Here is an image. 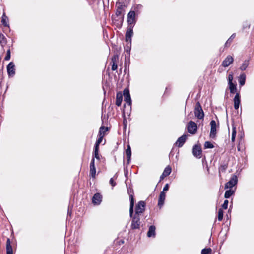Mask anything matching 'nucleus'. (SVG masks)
Wrapping results in <instances>:
<instances>
[{
	"instance_id": "49530a36",
	"label": "nucleus",
	"mask_w": 254,
	"mask_h": 254,
	"mask_svg": "<svg viewBox=\"0 0 254 254\" xmlns=\"http://www.w3.org/2000/svg\"><path fill=\"white\" fill-rule=\"evenodd\" d=\"M169 189V185L168 184H166L165 186L164 187L163 191V192L168 190Z\"/></svg>"
},
{
	"instance_id": "de8ad7c7",
	"label": "nucleus",
	"mask_w": 254,
	"mask_h": 254,
	"mask_svg": "<svg viewBox=\"0 0 254 254\" xmlns=\"http://www.w3.org/2000/svg\"><path fill=\"white\" fill-rule=\"evenodd\" d=\"M165 176L164 175H163V174L162 173V174L160 176V181L162 179H163V178L165 177Z\"/></svg>"
},
{
	"instance_id": "bb28decb",
	"label": "nucleus",
	"mask_w": 254,
	"mask_h": 254,
	"mask_svg": "<svg viewBox=\"0 0 254 254\" xmlns=\"http://www.w3.org/2000/svg\"><path fill=\"white\" fill-rule=\"evenodd\" d=\"M228 85L231 93H235L237 90L236 85L233 83H229Z\"/></svg>"
},
{
	"instance_id": "2eb2a0df",
	"label": "nucleus",
	"mask_w": 254,
	"mask_h": 254,
	"mask_svg": "<svg viewBox=\"0 0 254 254\" xmlns=\"http://www.w3.org/2000/svg\"><path fill=\"white\" fill-rule=\"evenodd\" d=\"M124 96L125 101L127 104L130 106L131 104V100L128 89H125L124 90Z\"/></svg>"
},
{
	"instance_id": "dca6fc26",
	"label": "nucleus",
	"mask_w": 254,
	"mask_h": 254,
	"mask_svg": "<svg viewBox=\"0 0 254 254\" xmlns=\"http://www.w3.org/2000/svg\"><path fill=\"white\" fill-rule=\"evenodd\" d=\"M192 153L195 157L200 158L202 153L201 147L196 145H194L193 148Z\"/></svg>"
},
{
	"instance_id": "c9c22d12",
	"label": "nucleus",
	"mask_w": 254,
	"mask_h": 254,
	"mask_svg": "<svg viewBox=\"0 0 254 254\" xmlns=\"http://www.w3.org/2000/svg\"><path fill=\"white\" fill-rule=\"evenodd\" d=\"M204 147L205 148H214V145L209 141H206L204 143Z\"/></svg>"
},
{
	"instance_id": "ddd939ff",
	"label": "nucleus",
	"mask_w": 254,
	"mask_h": 254,
	"mask_svg": "<svg viewBox=\"0 0 254 254\" xmlns=\"http://www.w3.org/2000/svg\"><path fill=\"white\" fill-rule=\"evenodd\" d=\"M96 172L95 160L94 158H92L90 164V174L92 178H94L95 177Z\"/></svg>"
},
{
	"instance_id": "cd10ccee",
	"label": "nucleus",
	"mask_w": 254,
	"mask_h": 254,
	"mask_svg": "<svg viewBox=\"0 0 254 254\" xmlns=\"http://www.w3.org/2000/svg\"><path fill=\"white\" fill-rule=\"evenodd\" d=\"M234 193V190H227L225 191L224 197L225 198H229L230 196H231Z\"/></svg>"
},
{
	"instance_id": "aec40b11",
	"label": "nucleus",
	"mask_w": 254,
	"mask_h": 254,
	"mask_svg": "<svg viewBox=\"0 0 254 254\" xmlns=\"http://www.w3.org/2000/svg\"><path fill=\"white\" fill-rule=\"evenodd\" d=\"M156 228L154 226L151 225L149 227L148 231L147 232V236L148 237H155L156 235Z\"/></svg>"
},
{
	"instance_id": "6ab92c4d",
	"label": "nucleus",
	"mask_w": 254,
	"mask_h": 254,
	"mask_svg": "<svg viewBox=\"0 0 254 254\" xmlns=\"http://www.w3.org/2000/svg\"><path fill=\"white\" fill-rule=\"evenodd\" d=\"M234 107L235 109L237 110L240 104V96L238 93H236L234 99Z\"/></svg>"
},
{
	"instance_id": "a878e982",
	"label": "nucleus",
	"mask_w": 254,
	"mask_h": 254,
	"mask_svg": "<svg viewBox=\"0 0 254 254\" xmlns=\"http://www.w3.org/2000/svg\"><path fill=\"white\" fill-rule=\"evenodd\" d=\"M99 150L98 148H94V152L93 153V158H96L97 160H100V155L99 154Z\"/></svg>"
},
{
	"instance_id": "39448f33",
	"label": "nucleus",
	"mask_w": 254,
	"mask_h": 254,
	"mask_svg": "<svg viewBox=\"0 0 254 254\" xmlns=\"http://www.w3.org/2000/svg\"><path fill=\"white\" fill-rule=\"evenodd\" d=\"M145 205L146 204L144 201H139L135 207V213L134 215L140 216V214L145 211Z\"/></svg>"
},
{
	"instance_id": "b1692460",
	"label": "nucleus",
	"mask_w": 254,
	"mask_h": 254,
	"mask_svg": "<svg viewBox=\"0 0 254 254\" xmlns=\"http://www.w3.org/2000/svg\"><path fill=\"white\" fill-rule=\"evenodd\" d=\"M246 80V75L244 73L241 74L239 78V84L240 86H243L245 84Z\"/></svg>"
},
{
	"instance_id": "a18cd8bd",
	"label": "nucleus",
	"mask_w": 254,
	"mask_h": 254,
	"mask_svg": "<svg viewBox=\"0 0 254 254\" xmlns=\"http://www.w3.org/2000/svg\"><path fill=\"white\" fill-rule=\"evenodd\" d=\"M109 182L110 184L112 186V187H114L116 185V182L114 181L113 178H112L110 179Z\"/></svg>"
},
{
	"instance_id": "423d86ee",
	"label": "nucleus",
	"mask_w": 254,
	"mask_h": 254,
	"mask_svg": "<svg viewBox=\"0 0 254 254\" xmlns=\"http://www.w3.org/2000/svg\"><path fill=\"white\" fill-rule=\"evenodd\" d=\"M197 129L196 124L193 121H190L187 125V130L189 133L192 134L196 133Z\"/></svg>"
},
{
	"instance_id": "a19ab883",
	"label": "nucleus",
	"mask_w": 254,
	"mask_h": 254,
	"mask_svg": "<svg viewBox=\"0 0 254 254\" xmlns=\"http://www.w3.org/2000/svg\"><path fill=\"white\" fill-rule=\"evenodd\" d=\"M228 200H225L223 203V204H222V208L224 209H227V208H228Z\"/></svg>"
},
{
	"instance_id": "f257e3e1",
	"label": "nucleus",
	"mask_w": 254,
	"mask_h": 254,
	"mask_svg": "<svg viewBox=\"0 0 254 254\" xmlns=\"http://www.w3.org/2000/svg\"><path fill=\"white\" fill-rule=\"evenodd\" d=\"M125 1L126 0H119L117 2V8L116 12L117 16L121 15L124 11V9L127 4V2Z\"/></svg>"
},
{
	"instance_id": "9b49d317",
	"label": "nucleus",
	"mask_w": 254,
	"mask_h": 254,
	"mask_svg": "<svg viewBox=\"0 0 254 254\" xmlns=\"http://www.w3.org/2000/svg\"><path fill=\"white\" fill-rule=\"evenodd\" d=\"M7 70L9 76L13 77L15 75V65L13 62L9 63L7 66Z\"/></svg>"
},
{
	"instance_id": "6e6552de",
	"label": "nucleus",
	"mask_w": 254,
	"mask_h": 254,
	"mask_svg": "<svg viewBox=\"0 0 254 254\" xmlns=\"http://www.w3.org/2000/svg\"><path fill=\"white\" fill-rule=\"evenodd\" d=\"M132 217L131 227L132 229H136L139 228L140 225V217L139 216L134 215L133 217L132 216L131 217Z\"/></svg>"
},
{
	"instance_id": "412c9836",
	"label": "nucleus",
	"mask_w": 254,
	"mask_h": 254,
	"mask_svg": "<svg viewBox=\"0 0 254 254\" xmlns=\"http://www.w3.org/2000/svg\"><path fill=\"white\" fill-rule=\"evenodd\" d=\"M6 249L7 254H13V250L11 245V242L9 238L7 239Z\"/></svg>"
},
{
	"instance_id": "c03bdc74",
	"label": "nucleus",
	"mask_w": 254,
	"mask_h": 254,
	"mask_svg": "<svg viewBox=\"0 0 254 254\" xmlns=\"http://www.w3.org/2000/svg\"><path fill=\"white\" fill-rule=\"evenodd\" d=\"M112 70L115 71L118 68L117 63H112Z\"/></svg>"
},
{
	"instance_id": "f3484780",
	"label": "nucleus",
	"mask_w": 254,
	"mask_h": 254,
	"mask_svg": "<svg viewBox=\"0 0 254 254\" xmlns=\"http://www.w3.org/2000/svg\"><path fill=\"white\" fill-rule=\"evenodd\" d=\"M102 196L99 193L95 194L92 198V203L94 205H99L102 202Z\"/></svg>"
},
{
	"instance_id": "09e8293b",
	"label": "nucleus",
	"mask_w": 254,
	"mask_h": 254,
	"mask_svg": "<svg viewBox=\"0 0 254 254\" xmlns=\"http://www.w3.org/2000/svg\"><path fill=\"white\" fill-rule=\"evenodd\" d=\"M106 131H105V130H102V133H104L105 132H106Z\"/></svg>"
},
{
	"instance_id": "79ce46f5",
	"label": "nucleus",
	"mask_w": 254,
	"mask_h": 254,
	"mask_svg": "<svg viewBox=\"0 0 254 254\" xmlns=\"http://www.w3.org/2000/svg\"><path fill=\"white\" fill-rule=\"evenodd\" d=\"M4 59L6 61H8L10 59V49H8L7 51V54H6V56L5 57Z\"/></svg>"
},
{
	"instance_id": "ea45409f",
	"label": "nucleus",
	"mask_w": 254,
	"mask_h": 254,
	"mask_svg": "<svg viewBox=\"0 0 254 254\" xmlns=\"http://www.w3.org/2000/svg\"><path fill=\"white\" fill-rule=\"evenodd\" d=\"M233 79V74L232 73H231L229 74L228 77V84L231 83L232 82V80Z\"/></svg>"
},
{
	"instance_id": "4c0bfd02",
	"label": "nucleus",
	"mask_w": 254,
	"mask_h": 254,
	"mask_svg": "<svg viewBox=\"0 0 254 254\" xmlns=\"http://www.w3.org/2000/svg\"><path fill=\"white\" fill-rule=\"evenodd\" d=\"M119 60V56L117 55H114L111 59V63H117Z\"/></svg>"
},
{
	"instance_id": "f03ea898",
	"label": "nucleus",
	"mask_w": 254,
	"mask_h": 254,
	"mask_svg": "<svg viewBox=\"0 0 254 254\" xmlns=\"http://www.w3.org/2000/svg\"><path fill=\"white\" fill-rule=\"evenodd\" d=\"M128 193L129 195V199H130V208H129V215L130 217L133 215V208H134V199L133 197V191L131 189H127Z\"/></svg>"
},
{
	"instance_id": "393cba45",
	"label": "nucleus",
	"mask_w": 254,
	"mask_h": 254,
	"mask_svg": "<svg viewBox=\"0 0 254 254\" xmlns=\"http://www.w3.org/2000/svg\"><path fill=\"white\" fill-rule=\"evenodd\" d=\"M8 17L6 16L5 13L4 12L2 16L1 22L4 26H8Z\"/></svg>"
},
{
	"instance_id": "9d476101",
	"label": "nucleus",
	"mask_w": 254,
	"mask_h": 254,
	"mask_svg": "<svg viewBox=\"0 0 254 254\" xmlns=\"http://www.w3.org/2000/svg\"><path fill=\"white\" fill-rule=\"evenodd\" d=\"M238 182V178L237 176L233 175L230 179V180L225 184V189H231L235 185L237 184Z\"/></svg>"
},
{
	"instance_id": "f704fd0d",
	"label": "nucleus",
	"mask_w": 254,
	"mask_h": 254,
	"mask_svg": "<svg viewBox=\"0 0 254 254\" xmlns=\"http://www.w3.org/2000/svg\"><path fill=\"white\" fill-rule=\"evenodd\" d=\"M0 43L2 46L6 44V40L5 36L2 34H0Z\"/></svg>"
},
{
	"instance_id": "7c9ffc66",
	"label": "nucleus",
	"mask_w": 254,
	"mask_h": 254,
	"mask_svg": "<svg viewBox=\"0 0 254 254\" xmlns=\"http://www.w3.org/2000/svg\"><path fill=\"white\" fill-rule=\"evenodd\" d=\"M235 34H233L231 37L228 39V40L226 41V42L225 43V46L226 47H228L229 46L230 44H231V43L232 42V40L235 37Z\"/></svg>"
},
{
	"instance_id": "20e7f679",
	"label": "nucleus",
	"mask_w": 254,
	"mask_h": 254,
	"mask_svg": "<svg viewBox=\"0 0 254 254\" xmlns=\"http://www.w3.org/2000/svg\"><path fill=\"white\" fill-rule=\"evenodd\" d=\"M133 26H128L125 35L126 41L128 45H129L130 46H131V37L133 34Z\"/></svg>"
},
{
	"instance_id": "e433bc0d",
	"label": "nucleus",
	"mask_w": 254,
	"mask_h": 254,
	"mask_svg": "<svg viewBox=\"0 0 254 254\" xmlns=\"http://www.w3.org/2000/svg\"><path fill=\"white\" fill-rule=\"evenodd\" d=\"M211 251L210 248L203 249L201 251V254H211Z\"/></svg>"
},
{
	"instance_id": "473e14b6",
	"label": "nucleus",
	"mask_w": 254,
	"mask_h": 254,
	"mask_svg": "<svg viewBox=\"0 0 254 254\" xmlns=\"http://www.w3.org/2000/svg\"><path fill=\"white\" fill-rule=\"evenodd\" d=\"M102 140L103 138L102 136L98 137V138L95 144L94 148L99 149V145L101 143Z\"/></svg>"
},
{
	"instance_id": "a211bd4d",
	"label": "nucleus",
	"mask_w": 254,
	"mask_h": 254,
	"mask_svg": "<svg viewBox=\"0 0 254 254\" xmlns=\"http://www.w3.org/2000/svg\"><path fill=\"white\" fill-rule=\"evenodd\" d=\"M165 197H166L165 193L163 191H161L160 192V194L159 195V199H158V205L160 208L164 204Z\"/></svg>"
},
{
	"instance_id": "1a4fd4ad",
	"label": "nucleus",
	"mask_w": 254,
	"mask_h": 254,
	"mask_svg": "<svg viewBox=\"0 0 254 254\" xmlns=\"http://www.w3.org/2000/svg\"><path fill=\"white\" fill-rule=\"evenodd\" d=\"M210 126H211V129L210 132L209 134V136L210 138L214 139L216 137V123L214 120H212L210 122Z\"/></svg>"
},
{
	"instance_id": "c85d7f7f",
	"label": "nucleus",
	"mask_w": 254,
	"mask_h": 254,
	"mask_svg": "<svg viewBox=\"0 0 254 254\" xmlns=\"http://www.w3.org/2000/svg\"><path fill=\"white\" fill-rule=\"evenodd\" d=\"M171 171H172V169H171V167H170L169 166H167L165 168V169L163 172V175H164L165 176H168L171 173Z\"/></svg>"
},
{
	"instance_id": "4468645a",
	"label": "nucleus",
	"mask_w": 254,
	"mask_h": 254,
	"mask_svg": "<svg viewBox=\"0 0 254 254\" xmlns=\"http://www.w3.org/2000/svg\"><path fill=\"white\" fill-rule=\"evenodd\" d=\"M187 137V135L183 134L180 137L175 143V145L178 147H181L185 143Z\"/></svg>"
},
{
	"instance_id": "4be33fe9",
	"label": "nucleus",
	"mask_w": 254,
	"mask_h": 254,
	"mask_svg": "<svg viewBox=\"0 0 254 254\" xmlns=\"http://www.w3.org/2000/svg\"><path fill=\"white\" fill-rule=\"evenodd\" d=\"M126 155L127 158V164H129L130 160H131V148L129 145H127V148L126 150Z\"/></svg>"
},
{
	"instance_id": "5701e85b",
	"label": "nucleus",
	"mask_w": 254,
	"mask_h": 254,
	"mask_svg": "<svg viewBox=\"0 0 254 254\" xmlns=\"http://www.w3.org/2000/svg\"><path fill=\"white\" fill-rule=\"evenodd\" d=\"M123 99V96L121 93H117L116 94V104L118 106H120L121 105Z\"/></svg>"
},
{
	"instance_id": "f8f14e48",
	"label": "nucleus",
	"mask_w": 254,
	"mask_h": 254,
	"mask_svg": "<svg viewBox=\"0 0 254 254\" xmlns=\"http://www.w3.org/2000/svg\"><path fill=\"white\" fill-rule=\"evenodd\" d=\"M234 61V59L233 57L231 56H228L226 57V58L223 60L222 63V65L224 67H226L229 66L231 64L233 63Z\"/></svg>"
},
{
	"instance_id": "0eeeda50",
	"label": "nucleus",
	"mask_w": 254,
	"mask_h": 254,
	"mask_svg": "<svg viewBox=\"0 0 254 254\" xmlns=\"http://www.w3.org/2000/svg\"><path fill=\"white\" fill-rule=\"evenodd\" d=\"M127 22L128 26H134L136 23L135 13L134 11H130L127 14Z\"/></svg>"
},
{
	"instance_id": "7ed1b4c3",
	"label": "nucleus",
	"mask_w": 254,
	"mask_h": 254,
	"mask_svg": "<svg viewBox=\"0 0 254 254\" xmlns=\"http://www.w3.org/2000/svg\"><path fill=\"white\" fill-rule=\"evenodd\" d=\"M194 113L195 117H196L198 119H202L204 118V113L202 107L201 106L199 102H197L196 104Z\"/></svg>"
},
{
	"instance_id": "58836bf2",
	"label": "nucleus",
	"mask_w": 254,
	"mask_h": 254,
	"mask_svg": "<svg viewBox=\"0 0 254 254\" xmlns=\"http://www.w3.org/2000/svg\"><path fill=\"white\" fill-rule=\"evenodd\" d=\"M248 62L245 61L244 63L242 64V65L240 67V69L242 71H244L246 69L248 66Z\"/></svg>"
},
{
	"instance_id": "72a5a7b5",
	"label": "nucleus",
	"mask_w": 254,
	"mask_h": 254,
	"mask_svg": "<svg viewBox=\"0 0 254 254\" xmlns=\"http://www.w3.org/2000/svg\"><path fill=\"white\" fill-rule=\"evenodd\" d=\"M223 218V211L222 209H219L218 210V220L219 221L222 220Z\"/></svg>"
},
{
	"instance_id": "37998d69",
	"label": "nucleus",
	"mask_w": 254,
	"mask_h": 254,
	"mask_svg": "<svg viewBox=\"0 0 254 254\" xmlns=\"http://www.w3.org/2000/svg\"><path fill=\"white\" fill-rule=\"evenodd\" d=\"M227 168L226 165H221L219 168V171L224 172Z\"/></svg>"
},
{
	"instance_id": "c756f323",
	"label": "nucleus",
	"mask_w": 254,
	"mask_h": 254,
	"mask_svg": "<svg viewBox=\"0 0 254 254\" xmlns=\"http://www.w3.org/2000/svg\"><path fill=\"white\" fill-rule=\"evenodd\" d=\"M102 130H105V131H107L108 128H106L104 126L101 127L100 128L99 131L98 133V137L102 136V138H103V137L104 136V133H102Z\"/></svg>"
},
{
	"instance_id": "2f4dec72",
	"label": "nucleus",
	"mask_w": 254,
	"mask_h": 254,
	"mask_svg": "<svg viewBox=\"0 0 254 254\" xmlns=\"http://www.w3.org/2000/svg\"><path fill=\"white\" fill-rule=\"evenodd\" d=\"M236 135V128L235 127L233 126L232 128V137L231 140L232 142L235 141V137Z\"/></svg>"
}]
</instances>
